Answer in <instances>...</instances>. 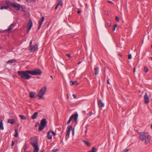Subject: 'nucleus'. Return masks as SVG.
Returning <instances> with one entry per match:
<instances>
[{"label":"nucleus","mask_w":152,"mask_h":152,"mask_svg":"<svg viewBox=\"0 0 152 152\" xmlns=\"http://www.w3.org/2000/svg\"><path fill=\"white\" fill-rule=\"evenodd\" d=\"M30 144L33 147L38 146V140L37 138L34 137L31 138Z\"/></svg>","instance_id":"obj_7"},{"label":"nucleus","mask_w":152,"mask_h":152,"mask_svg":"<svg viewBox=\"0 0 152 152\" xmlns=\"http://www.w3.org/2000/svg\"><path fill=\"white\" fill-rule=\"evenodd\" d=\"M98 104L99 107L101 108H102L104 106V104L102 102L101 99H99L98 101Z\"/></svg>","instance_id":"obj_16"},{"label":"nucleus","mask_w":152,"mask_h":152,"mask_svg":"<svg viewBox=\"0 0 152 152\" xmlns=\"http://www.w3.org/2000/svg\"><path fill=\"white\" fill-rule=\"evenodd\" d=\"M38 114L37 112H35L34 114L32 116V119H36L37 118V116Z\"/></svg>","instance_id":"obj_20"},{"label":"nucleus","mask_w":152,"mask_h":152,"mask_svg":"<svg viewBox=\"0 0 152 152\" xmlns=\"http://www.w3.org/2000/svg\"><path fill=\"white\" fill-rule=\"evenodd\" d=\"M15 25V23H12L11 24L9 27L8 29H6V31L8 33H10L12 32V28Z\"/></svg>","instance_id":"obj_9"},{"label":"nucleus","mask_w":152,"mask_h":152,"mask_svg":"<svg viewBox=\"0 0 152 152\" xmlns=\"http://www.w3.org/2000/svg\"><path fill=\"white\" fill-rule=\"evenodd\" d=\"M108 2L110 3H112V2L111 1H109Z\"/></svg>","instance_id":"obj_56"},{"label":"nucleus","mask_w":152,"mask_h":152,"mask_svg":"<svg viewBox=\"0 0 152 152\" xmlns=\"http://www.w3.org/2000/svg\"><path fill=\"white\" fill-rule=\"evenodd\" d=\"M18 75L21 78L28 80L31 78V76L29 74H30L29 70L18 71Z\"/></svg>","instance_id":"obj_2"},{"label":"nucleus","mask_w":152,"mask_h":152,"mask_svg":"<svg viewBox=\"0 0 152 152\" xmlns=\"http://www.w3.org/2000/svg\"><path fill=\"white\" fill-rule=\"evenodd\" d=\"M151 60H152V57H151Z\"/></svg>","instance_id":"obj_64"},{"label":"nucleus","mask_w":152,"mask_h":152,"mask_svg":"<svg viewBox=\"0 0 152 152\" xmlns=\"http://www.w3.org/2000/svg\"><path fill=\"white\" fill-rule=\"evenodd\" d=\"M139 139L142 141H145V143L147 144L150 142L151 136L148 133L141 132L140 133Z\"/></svg>","instance_id":"obj_1"},{"label":"nucleus","mask_w":152,"mask_h":152,"mask_svg":"<svg viewBox=\"0 0 152 152\" xmlns=\"http://www.w3.org/2000/svg\"><path fill=\"white\" fill-rule=\"evenodd\" d=\"M19 116L22 120H26V117L23 115H20Z\"/></svg>","instance_id":"obj_30"},{"label":"nucleus","mask_w":152,"mask_h":152,"mask_svg":"<svg viewBox=\"0 0 152 152\" xmlns=\"http://www.w3.org/2000/svg\"><path fill=\"white\" fill-rule=\"evenodd\" d=\"M66 56H67L68 58H71V55L70 54H66Z\"/></svg>","instance_id":"obj_35"},{"label":"nucleus","mask_w":152,"mask_h":152,"mask_svg":"<svg viewBox=\"0 0 152 152\" xmlns=\"http://www.w3.org/2000/svg\"><path fill=\"white\" fill-rule=\"evenodd\" d=\"M34 147V149L33 151V152H38L39 150V148L38 146H35Z\"/></svg>","instance_id":"obj_22"},{"label":"nucleus","mask_w":152,"mask_h":152,"mask_svg":"<svg viewBox=\"0 0 152 152\" xmlns=\"http://www.w3.org/2000/svg\"><path fill=\"white\" fill-rule=\"evenodd\" d=\"M28 27L27 28V33H28L32 25V21L30 20H29L28 23Z\"/></svg>","instance_id":"obj_11"},{"label":"nucleus","mask_w":152,"mask_h":152,"mask_svg":"<svg viewBox=\"0 0 152 152\" xmlns=\"http://www.w3.org/2000/svg\"><path fill=\"white\" fill-rule=\"evenodd\" d=\"M72 128V126H69L68 127V130L67 131V133H66V138L67 137H68L69 136V135H70V130Z\"/></svg>","instance_id":"obj_14"},{"label":"nucleus","mask_w":152,"mask_h":152,"mask_svg":"<svg viewBox=\"0 0 152 152\" xmlns=\"http://www.w3.org/2000/svg\"><path fill=\"white\" fill-rule=\"evenodd\" d=\"M151 129H152V124L151 125Z\"/></svg>","instance_id":"obj_62"},{"label":"nucleus","mask_w":152,"mask_h":152,"mask_svg":"<svg viewBox=\"0 0 152 152\" xmlns=\"http://www.w3.org/2000/svg\"><path fill=\"white\" fill-rule=\"evenodd\" d=\"M47 87L45 86L42 88L40 90L38 95L39 97V99H41L42 97L45 94L47 91Z\"/></svg>","instance_id":"obj_3"},{"label":"nucleus","mask_w":152,"mask_h":152,"mask_svg":"<svg viewBox=\"0 0 152 152\" xmlns=\"http://www.w3.org/2000/svg\"><path fill=\"white\" fill-rule=\"evenodd\" d=\"M81 62H79L78 63V64H80Z\"/></svg>","instance_id":"obj_61"},{"label":"nucleus","mask_w":152,"mask_h":152,"mask_svg":"<svg viewBox=\"0 0 152 152\" xmlns=\"http://www.w3.org/2000/svg\"><path fill=\"white\" fill-rule=\"evenodd\" d=\"M135 69H136V68H135V67H134V69H133V72L134 73L135 72Z\"/></svg>","instance_id":"obj_50"},{"label":"nucleus","mask_w":152,"mask_h":152,"mask_svg":"<svg viewBox=\"0 0 152 152\" xmlns=\"http://www.w3.org/2000/svg\"><path fill=\"white\" fill-rule=\"evenodd\" d=\"M15 134L14 135V136L15 137H17L18 135V130L17 129H15Z\"/></svg>","instance_id":"obj_28"},{"label":"nucleus","mask_w":152,"mask_h":152,"mask_svg":"<svg viewBox=\"0 0 152 152\" xmlns=\"http://www.w3.org/2000/svg\"><path fill=\"white\" fill-rule=\"evenodd\" d=\"M4 9L3 6H1L0 7V9L1 10H3Z\"/></svg>","instance_id":"obj_53"},{"label":"nucleus","mask_w":152,"mask_h":152,"mask_svg":"<svg viewBox=\"0 0 152 152\" xmlns=\"http://www.w3.org/2000/svg\"><path fill=\"white\" fill-rule=\"evenodd\" d=\"M118 55L120 57H122V55L121 54H120V53L118 54Z\"/></svg>","instance_id":"obj_54"},{"label":"nucleus","mask_w":152,"mask_h":152,"mask_svg":"<svg viewBox=\"0 0 152 152\" xmlns=\"http://www.w3.org/2000/svg\"><path fill=\"white\" fill-rule=\"evenodd\" d=\"M67 98H69V96H68V94L67 95Z\"/></svg>","instance_id":"obj_59"},{"label":"nucleus","mask_w":152,"mask_h":152,"mask_svg":"<svg viewBox=\"0 0 152 152\" xmlns=\"http://www.w3.org/2000/svg\"><path fill=\"white\" fill-rule=\"evenodd\" d=\"M129 150L128 149H125L123 151V152H127Z\"/></svg>","instance_id":"obj_44"},{"label":"nucleus","mask_w":152,"mask_h":152,"mask_svg":"<svg viewBox=\"0 0 152 152\" xmlns=\"http://www.w3.org/2000/svg\"><path fill=\"white\" fill-rule=\"evenodd\" d=\"M144 102L146 104L149 102V99L147 94L145 93L144 96Z\"/></svg>","instance_id":"obj_10"},{"label":"nucleus","mask_w":152,"mask_h":152,"mask_svg":"<svg viewBox=\"0 0 152 152\" xmlns=\"http://www.w3.org/2000/svg\"><path fill=\"white\" fill-rule=\"evenodd\" d=\"M0 129L1 130H3L4 129L2 123V120H1L0 122Z\"/></svg>","instance_id":"obj_23"},{"label":"nucleus","mask_w":152,"mask_h":152,"mask_svg":"<svg viewBox=\"0 0 152 152\" xmlns=\"http://www.w3.org/2000/svg\"><path fill=\"white\" fill-rule=\"evenodd\" d=\"M58 151V149H53L52 150V151L53 152H56L57 151Z\"/></svg>","instance_id":"obj_39"},{"label":"nucleus","mask_w":152,"mask_h":152,"mask_svg":"<svg viewBox=\"0 0 152 152\" xmlns=\"http://www.w3.org/2000/svg\"><path fill=\"white\" fill-rule=\"evenodd\" d=\"M50 77H51L52 79H53V77H52V76H50Z\"/></svg>","instance_id":"obj_58"},{"label":"nucleus","mask_w":152,"mask_h":152,"mask_svg":"<svg viewBox=\"0 0 152 152\" xmlns=\"http://www.w3.org/2000/svg\"><path fill=\"white\" fill-rule=\"evenodd\" d=\"M20 4L14 3L12 7L14 8L17 10H19L20 9Z\"/></svg>","instance_id":"obj_12"},{"label":"nucleus","mask_w":152,"mask_h":152,"mask_svg":"<svg viewBox=\"0 0 152 152\" xmlns=\"http://www.w3.org/2000/svg\"><path fill=\"white\" fill-rule=\"evenodd\" d=\"M96 148L94 147H93L91 150L90 151H88V152H96Z\"/></svg>","instance_id":"obj_26"},{"label":"nucleus","mask_w":152,"mask_h":152,"mask_svg":"<svg viewBox=\"0 0 152 152\" xmlns=\"http://www.w3.org/2000/svg\"><path fill=\"white\" fill-rule=\"evenodd\" d=\"M51 132L54 136H55L56 134V133L53 131Z\"/></svg>","instance_id":"obj_42"},{"label":"nucleus","mask_w":152,"mask_h":152,"mask_svg":"<svg viewBox=\"0 0 152 152\" xmlns=\"http://www.w3.org/2000/svg\"><path fill=\"white\" fill-rule=\"evenodd\" d=\"M30 48L29 50L31 52H34L35 51L37 50L38 49V45L37 44H36L32 46L31 47H30Z\"/></svg>","instance_id":"obj_8"},{"label":"nucleus","mask_w":152,"mask_h":152,"mask_svg":"<svg viewBox=\"0 0 152 152\" xmlns=\"http://www.w3.org/2000/svg\"><path fill=\"white\" fill-rule=\"evenodd\" d=\"M83 142H84L87 146H90V143L87 141L83 140Z\"/></svg>","instance_id":"obj_25"},{"label":"nucleus","mask_w":152,"mask_h":152,"mask_svg":"<svg viewBox=\"0 0 152 152\" xmlns=\"http://www.w3.org/2000/svg\"><path fill=\"white\" fill-rule=\"evenodd\" d=\"M47 123V122L46 118H45L42 120L40 122V125L38 129L39 131L42 130L45 127Z\"/></svg>","instance_id":"obj_5"},{"label":"nucleus","mask_w":152,"mask_h":152,"mask_svg":"<svg viewBox=\"0 0 152 152\" xmlns=\"http://www.w3.org/2000/svg\"><path fill=\"white\" fill-rule=\"evenodd\" d=\"M87 129H86V130H85V133L86 134V133H87Z\"/></svg>","instance_id":"obj_57"},{"label":"nucleus","mask_w":152,"mask_h":152,"mask_svg":"<svg viewBox=\"0 0 152 152\" xmlns=\"http://www.w3.org/2000/svg\"><path fill=\"white\" fill-rule=\"evenodd\" d=\"M99 68L98 67H96L94 68V71L95 72L94 74L95 75H96L99 74Z\"/></svg>","instance_id":"obj_19"},{"label":"nucleus","mask_w":152,"mask_h":152,"mask_svg":"<svg viewBox=\"0 0 152 152\" xmlns=\"http://www.w3.org/2000/svg\"><path fill=\"white\" fill-rule=\"evenodd\" d=\"M51 133V131L50 130L47 133V137L48 139L51 140L52 139V137L51 135L50 134V133Z\"/></svg>","instance_id":"obj_17"},{"label":"nucleus","mask_w":152,"mask_h":152,"mask_svg":"<svg viewBox=\"0 0 152 152\" xmlns=\"http://www.w3.org/2000/svg\"><path fill=\"white\" fill-rule=\"evenodd\" d=\"M41 24H39V26H38V29H39L41 26Z\"/></svg>","instance_id":"obj_46"},{"label":"nucleus","mask_w":152,"mask_h":152,"mask_svg":"<svg viewBox=\"0 0 152 152\" xmlns=\"http://www.w3.org/2000/svg\"><path fill=\"white\" fill-rule=\"evenodd\" d=\"M132 58V56H131V54H129L128 55V59H131Z\"/></svg>","instance_id":"obj_38"},{"label":"nucleus","mask_w":152,"mask_h":152,"mask_svg":"<svg viewBox=\"0 0 152 152\" xmlns=\"http://www.w3.org/2000/svg\"><path fill=\"white\" fill-rule=\"evenodd\" d=\"M3 7H4V9H6V10L8 8V6H4Z\"/></svg>","instance_id":"obj_41"},{"label":"nucleus","mask_w":152,"mask_h":152,"mask_svg":"<svg viewBox=\"0 0 152 152\" xmlns=\"http://www.w3.org/2000/svg\"><path fill=\"white\" fill-rule=\"evenodd\" d=\"M44 17H42L41 19L39 21L38 23L39 24H42V22L44 21Z\"/></svg>","instance_id":"obj_27"},{"label":"nucleus","mask_w":152,"mask_h":152,"mask_svg":"<svg viewBox=\"0 0 152 152\" xmlns=\"http://www.w3.org/2000/svg\"><path fill=\"white\" fill-rule=\"evenodd\" d=\"M16 61V60L15 59H12L10 60H9L7 61V63H14Z\"/></svg>","instance_id":"obj_24"},{"label":"nucleus","mask_w":152,"mask_h":152,"mask_svg":"<svg viewBox=\"0 0 152 152\" xmlns=\"http://www.w3.org/2000/svg\"><path fill=\"white\" fill-rule=\"evenodd\" d=\"M105 69H104V72H105Z\"/></svg>","instance_id":"obj_63"},{"label":"nucleus","mask_w":152,"mask_h":152,"mask_svg":"<svg viewBox=\"0 0 152 152\" xmlns=\"http://www.w3.org/2000/svg\"><path fill=\"white\" fill-rule=\"evenodd\" d=\"M8 123H10L12 124H13L15 123V121L14 119H10L8 120Z\"/></svg>","instance_id":"obj_21"},{"label":"nucleus","mask_w":152,"mask_h":152,"mask_svg":"<svg viewBox=\"0 0 152 152\" xmlns=\"http://www.w3.org/2000/svg\"><path fill=\"white\" fill-rule=\"evenodd\" d=\"M58 0V3L57 4V5H58V6L60 5L61 6H62V1L61 0Z\"/></svg>","instance_id":"obj_29"},{"label":"nucleus","mask_w":152,"mask_h":152,"mask_svg":"<svg viewBox=\"0 0 152 152\" xmlns=\"http://www.w3.org/2000/svg\"><path fill=\"white\" fill-rule=\"evenodd\" d=\"M144 71L146 73L148 71V69L146 67V66H145L144 68Z\"/></svg>","instance_id":"obj_31"},{"label":"nucleus","mask_w":152,"mask_h":152,"mask_svg":"<svg viewBox=\"0 0 152 152\" xmlns=\"http://www.w3.org/2000/svg\"><path fill=\"white\" fill-rule=\"evenodd\" d=\"M93 114V113L92 112H91L90 113H89V115H92Z\"/></svg>","instance_id":"obj_52"},{"label":"nucleus","mask_w":152,"mask_h":152,"mask_svg":"<svg viewBox=\"0 0 152 152\" xmlns=\"http://www.w3.org/2000/svg\"><path fill=\"white\" fill-rule=\"evenodd\" d=\"M117 25L116 24L114 25V26L113 28V31H114L115 30L116 28L117 27Z\"/></svg>","instance_id":"obj_33"},{"label":"nucleus","mask_w":152,"mask_h":152,"mask_svg":"<svg viewBox=\"0 0 152 152\" xmlns=\"http://www.w3.org/2000/svg\"><path fill=\"white\" fill-rule=\"evenodd\" d=\"M44 150H43L41 152H44Z\"/></svg>","instance_id":"obj_60"},{"label":"nucleus","mask_w":152,"mask_h":152,"mask_svg":"<svg viewBox=\"0 0 152 152\" xmlns=\"http://www.w3.org/2000/svg\"><path fill=\"white\" fill-rule=\"evenodd\" d=\"M39 125V122H37L35 125V126L37 127L38 125Z\"/></svg>","instance_id":"obj_45"},{"label":"nucleus","mask_w":152,"mask_h":152,"mask_svg":"<svg viewBox=\"0 0 152 152\" xmlns=\"http://www.w3.org/2000/svg\"><path fill=\"white\" fill-rule=\"evenodd\" d=\"M20 8H21V11H24L25 12V11L24 10H23V8L22 6H20Z\"/></svg>","instance_id":"obj_36"},{"label":"nucleus","mask_w":152,"mask_h":152,"mask_svg":"<svg viewBox=\"0 0 152 152\" xmlns=\"http://www.w3.org/2000/svg\"><path fill=\"white\" fill-rule=\"evenodd\" d=\"M80 12H81V11H80V10H78V11H77V13L78 14H79V13H80Z\"/></svg>","instance_id":"obj_51"},{"label":"nucleus","mask_w":152,"mask_h":152,"mask_svg":"<svg viewBox=\"0 0 152 152\" xmlns=\"http://www.w3.org/2000/svg\"><path fill=\"white\" fill-rule=\"evenodd\" d=\"M32 42H33V41L32 40H31L30 41V46H29V47H31L32 45Z\"/></svg>","instance_id":"obj_40"},{"label":"nucleus","mask_w":152,"mask_h":152,"mask_svg":"<svg viewBox=\"0 0 152 152\" xmlns=\"http://www.w3.org/2000/svg\"><path fill=\"white\" fill-rule=\"evenodd\" d=\"M115 19L117 22H118L119 21V18L117 16H115Z\"/></svg>","instance_id":"obj_37"},{"label":"nucleus","mask_w":152,"mask_h":152,"mask_svg":"<svg viewBox=\"0 0 152 152\" xmlns=\"http://www.w3.org/2000/svg\"><path fill=\"white\" fill-rule=\"evenodd\" d=\"M15 144V142L13 140L12 141V145H11V148H13V147L14 146Z\"/></svg>","instance_id":"obj_34"},{"label":"nucleus","mask_w":152,"mask_h":152,"mask_svg":"<svg viewBox=\"0 0 152 152\" xmlns=\"http://www.w3.org/2000/svg\"><path fill=\"white\" fill-rule=\"evenodd\" d=\"M74 129H73V131H72V134H74Z\"/></svg>","instance_id":"obj_55"},{"label":"nucleus","mask_w":152,"mask_h":152,"mask_svg":"<svg viewBox=\"0 0 152 152\" xmlns=\"http://www.w3.org/2000/svg\"><path fill=\"white\" fill-rule=\"evenodd\" d=\"M107 83L108 84H109V85H110V82H109V80H107Z\"/></svg>","instance_id":"obj_48"},{"label":"nucleus","mask_w":152,"mask_h":152,"mask_svg":"<svg viewBox=\"0 0 152 152\" xmlns=\"http://www.w3.org/2000/svg\"><path fill=\"white\" fill-rule=\"evenodd\" d=\"M33 0H26L28 2H32Z\"/></svg>","instance_id":"obj_47"},{"label":"nucleus","mask_w":152,"mask_h":152,"mask_svg":"<svg viewBox=\"0 0 152 152\" xmlns=\"http://www.w3.org/2000/svg\"><path fill=\"white\" fill-rule=\"evenodd\" d=\"M30 74L33 75H41L42 74V71L40 69L37 68L33 70H29Z\"/></svg>","instance_id":"obj_4"},{"label":"nucleus","mask_w":152,"mask_h":152,"mask_svg":"<svg viewBox=\"0 0 152 152\" xmlns=\"http://www.w3.org/2000/svg\"><path fill=\"white\" fill-rule=\"evenodd\" d=\"M73 96L74 97V98L75 99H76L77 98V96L76 94H73Z\"/></svg>","instance_id":"obj_43"},{"label":"nucleus","mask_w":152,"mask_h":152,"mask_svg":"<svg viewBox=\"0 0 152 152\" xmlns=\"http://www.w3.org/2000/svg\"><path fill=\"white\" fill-rule=\"evenodd\" d=\"M5 4L7 5L8 7H12L14 3H12L9 0H6L5 2Z\"/></svg>","instance_id":"obj_13"},{"label":"nucleus","mask_w":152,"mask_h":152,"mask_svg":"<svg viewBox=\"0 0 152 152\" xmlns=\"http://www.w3.org/2000/svg\"><path fill=\"white\" fill-rule=\"evenodd\" d=\"M37 95H35V93L34 92H31L29 94V96L31 98H35Z\"/></svg>","instance_id":"obj_15"},{"label":"nucleus","mask_w":152,"mask_h":152,"mask_svg":"<svg viewBox=\"0 0 152 152\" xmlns=\"http://www.w3.org/2000/svg\"><path fill=\"white\" fill-rule=\"evenodd\" d=\"M70 83L71 85H77L79 84V83H77V81H73L71 80L70 81Z\"/></svg>","instance_id":"obj_18"},{"label":"nucleus","mask_w":152,"mask_h":152,"mask_svg":"<svg viewBox=\"0 0 152 152\" xmlns=\"http://www.w3.org/2000/svg\"><path fill=\"white\" fill-rule=\"evenodd\" d=\"M106 23L107 25V26H108V27H110V26L111 24V22L110 21H108Z\"/></svg>","instance_id":"obj_32"},{"label":"nucleus","mask_w":152,"mask_h":152,"mask_svg":"<svg viewBox=\"0 0 152 152\" xmlns=\"http://www.w3.org/2000/svg\"><path fill=\"white\" fill-rule=\"evenodd\" d=\"M78 116V115L77 112H76L74 114L72 115L69 118V120L67 123V124H69L72 119H73L76 122L77 121Z\"/></svg>","instance_id":"obj_6"},{"label":"nucleus","mask_w":152,"mask_h":152,"mask_svg":"<svg viewBox=\"0 0 152 152\" xmlns=\"http://www.w3.org/2000/svg\"><path fill=\"white\" fill-rule=\"evenodd\" d=\"M59 6H58V5H57L55 7V10H56L58 8V7Z\"/></svg>","instance_id":"obj_49"}]
</instances>
